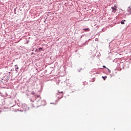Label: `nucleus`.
I'll use <instances>...</instances> for the list:
<instances>
[{"label":"nucleus","instance_id":"nucleus-1","mask_svg":"<svg viewBox=\"0 0 131 131\" xmlns=\"http://www.w3.org/2000/svg\"><path fill=\"white\" fill-rule=\"evenodd\" d=\"M116 11H117V6L115 5L113 7H112V12L113 13H116Z\"/></svg>","mask_w":131,"mask_h":131},{"label":"nucleus","instance_id":"nucleus-2","mask_svg":"<svg viewBox=\"0 0 131 131\" xmlns=\"http://www.w3.org/2000/svg\"><path fill=\"white\" fill-rule=\"evenodd\" d=\"M58 95H60V97H59V96H57V97H58V98H59V99L62 98L63 97V92H58V93H57V96H58Z\"/></svg>","mask_w":131,"mask_h":131},{"label":"nucleus","instance_id":"nucleus-3","mask_svg":"<svg viewBox=\"0 0 131 131\" xmlns=\"http://www.w3.org/2000/svg\"><path fill=\"white\" fill-rule=\"evenodd\" d=\"M83 31L85 32H89V31H90V28L83 29Z\"/></svg>","mask_w":131,"mask_h":131},{"label":"nucleus","instance_id":"nucleus-4","mask_svg":"<svg viewBox=\"0 0 131 131\" xmlns=\"http://www.w3.org/2000/svg\"><path fill=\"white\" fill-rule=\"evenodd\" d=\"M15 71H17V70L19 69L17 64L15 65Z\"/></svg>","mask_w":131,"mask_h":131},{"label":"nucleus","instance_id":"nucleus-5","mask_svg":"<svg viewBox=\"0 0 131 131\" xmlns=\"http://www.w3.org/2000/svg\"><path fill=\"white\" fill-rule=\"evenodd\" d=\"M125 21V20H122V21H121V24H122V25L124 24H125V23H124Z\"/></svg>","mask_w":131,"mask_h":131},{"label":"nucleus","instance_id":"nucleus-6","mask_svg":"<svg viewBox=\"0 0 131 131\" xmlns=\"http://www.w3.org/2000/svg\"><path fill=\"white\" fill-rule=\"evenodd\" d=\"M95 80V78H92V79L90 80V81L92 82H94Z\"/></svg>","mask_w":131,"mask_h":131},{"label":"nucleus","instance_id":"nucleus-7","mask_svg":"<svg viewBox=\"0 0 131 131\" xmlns=\"http://www.w3.org/2000/svg\"><path fill=\"white\" fill-rule=\"evenodd\" d=\"M34 96L36 98H39L40 97V95H35Z\"/></svg>","mask_w":131,"mask_h":131},{"label":"nucleus","instance_id":"nucleus-8","mask_svg":"<svg viewBox=\"0 0 131 131\" xmlns=\"http://www.w3.org/2000/svg\"><path fill=\"white\" fill-rule=\"evenodd\" d=\"M31 95H35V93H34V92H31Z\"/></svg>","mask_w":131,"mask_h":131},{"label":"nucleus","instance_id":"nucleus-9","mask_svg":"<svg viewBox=\"0 0 131 131\" xmlns=\"http://www.w3.org/2000/svg\"><path fill=\"white\" fill-rule=\"evenodd\" d=\"M103 78L104 80H105V79L107 78V77H102Z\"/></svg>","mask_w":131,"mask_h":131},{"label":"nucleus","instance_id":"nucleus-10","mask_svg":"<svg viewBox=\"0 0 131 131\" xmlns=\"http://www.w3.org/2000/svg\"><path fill=\"white\" fill-rule=\"evenodd\" d=\"M103 67L104 68H106L105 66H103Z\"/></svg>","mask_w":131,"mask_h":131},{"label":"nucleus","instance_id":"nucleus-11","mask_svg":"<svg viewBox=\"0 0 131 131\" xmlns=\"http://www.w3.org/2000/svg\"><path fill=\"white\" fill-rule=\"evenodd\" d=\"M42 48H39V50H42Z\"/></svg>","mask_w":131,"mask_h":131}]
</instances>
